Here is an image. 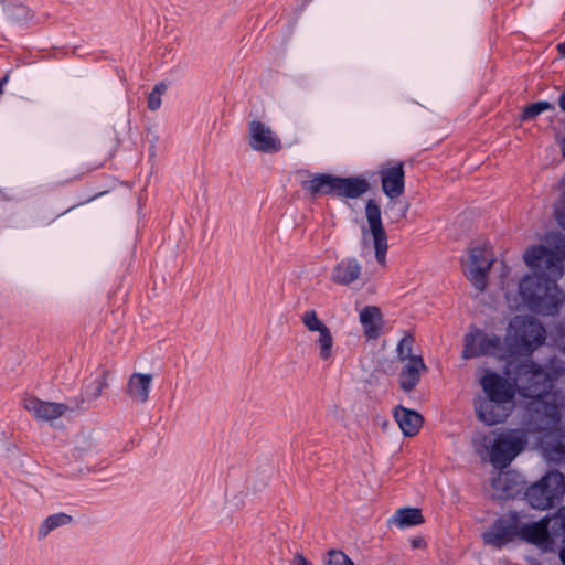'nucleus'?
I'll list each match as a JSON object with an SVG mask.
<instances>
[{
    "label": "nucleus",
    "instance_id": "f257e3e1",
    "mask_svg": "<svg viewBox=\"0 0 565 565\" xmlns=\"http://www.w3.org/2000/svg\"><path fill=\"white\" fill-rule=\"evenodd\" d=\"M524 262L534 275L524 276L519 284V294L530 311L542 316H555L565 296L557 285L564 274L565 237L554 235L550 247L530 246Z\"/></svg>",
    "mask_w": 565,
    "mask_h": 565
},
{
    "label": "nucleus",
    "instance_id": "f03ea898",
    "mask_svg": "<svg viewBox=\"0 0 565 565\" xmlns=\"http://www.w3.org/2000/svg\"><path fill=\"white\" fill-rule=\"evenodd\" d=\"M564 372L565 369L561 364L556 365L554 359L545 366L531 359L509 361L505 365V374L514 383L516 393L537 402L550 394L554 381Z\"/></svg>",
    "mask_w": 565,
    "mask_h": 565
},
{
    "label": "nucleus",
    "instance_id": "7ed1b4c3",
    "mask_svg": "<svg viewBox=\"0 0 565 565\" xmlns=\"http://www.w3.org/2000/svg\"><path fill=\"white\" fill-rule=\"evenodd\" d=\"M545 328L536 318L514 317L504 339L509 359L514 355H531L545 341Z\"/></svg>",
    "mask_w": 565,
    "mask_h": 565
},
{
    "label": "nucleus",
    "instance_id": "20e7f679",
    "mask_svg": "<svg viewBox=\"0 0 565 565\" xmlns=\"http://www.w3.org/2000/svg\"><path fill=\"white\" fill-rule=\"evenodd\" d=\"M302 188L311 195H333L347 199H358L370 191L367 179L356 177H337L326 173L313 174L311 179L302 182Z\"/></svg>",
    "mask_w": 565,
    "mask_h": 565
},
{
    "label": "nucleus",
    "instance_id": "39448f33",
    "mask_svg": "<svg viewBox=\"0 0 565 565\" xmlns=\"http://www.w3.org/2000/svg\"><path fill=\"white\" fill-rule=\"evenodd\" d=\"M529 443L527 431L514 428L495 435L490 444H484L489 451V461L497 469H504L520 455Z\"/></svg>",
    "mask_w": 565,
    "mask_h": 565
},
{
    "label": "nucleus",
    "instance_id": "423d86ee",
    "mask_svg": "<svg viewBox=\"0 0 565 565\" xmlns=\"http://www.w3.org/2000/svg\"><path fill=\"white\" fill-rule=\"evenodd\" d=\"M565 493V476L556 470L548 471L541 480L525 491L529 504L539 510L553 508Z\"/></svg>",
    "mask_w": 565,
    "mask_h": 565
},
{
    "label": "nucleus",
    "instance_id": "0eeeda50",
    "mask_svg": "<svg viewBox=\"0 0 565 565\" xmlns=\"http://www.w3.org/2000/svg\"><path fill=\"white\" fill-rule=\"evenodd\" d=\"M483 355L509 360L505 342L499 335L488 334L475 328L465 335L461 356L463 360H470Z\"/></svg>",
    "mask_w": 565,
    "mask_h": 565
},
{
    "label": "nucleus",
    "instance_id": "6e6552de",
    "mask_svg": "<svg viewBox=\"0 0 565 565\" xmlns=\"http://www.w3.org/2000/svg\"><path fill=\"white\" fill-rule=\"evenodd\" d=\"M479 383L483 394L477 397L492 402L514 404L516 391L514 383L510 379L494 371H487L486 374L481 376Z\"/></svg>",
    "mask_w": 565,
    "mask_h": 565
},
{
    "label": "nucleus",
    "instance_id": "1a4fd4ad",
    "mask_svg": "<svg viewBox=\"0 0 565 565\" xmlns=\"http://www.w3.org/2000/svg\"><path fill=\"white\" fill-rule=\"evenodd\" d=\"M518 539V513L497 519L493 524L482 534L486 545L502 548Z\"/></svg>",
    "mask_w": 565,
    "mask_h": 565
},
{
    "label": "nucleus",
    "instance_id": "9d476101",
    "mask_svg": "<svg viewBox=\"0 0 565 565\" xmlns=\"http://www.w3.org/2000/svg\"><path fill=\"white\" fill-rule=\"evenodd\" d=\"M247 138L250 148L263 153H277L282 149L280 138L265 122L254 119L248 124Z\"/></svg>",
    "mask_w": 565,
    "mask_h": 565
},
{
    "label": "nucleus",
    "instance_id": "9b49d317",
    "mask_svg": "<svg viewBox=\"0 0 565 565\" xmlns=\"http://www.w3.org/2000/svg\"><path fill=\"white\" fill-rule=\"evenodd\" d=\"M493 259L489 257L486 248L475 247L471 248L465 271L468 280L475 288L482 292L488 285V273L491 268Z\"/></svg>",
    "mask_w": 565,
    "mask_h": 565
},
{
    "label": "nucleus",
    "instance_id": "f8f14e48",
    "mask_svg": "<svg viewBox=\"0 0 565 565\" xmlns=\"http://www.w3.org/2000/svg\"><path fill=\"white\" fill-rule=\"evenodd\" d=\"M365 216L374 239L375 258L383 265L385 263L388 247L387 235L382 224L381 207L374 200H369L366 202Z\"/></svg>",
    "mask_w": 565,
    "mask_h": 565
},
{
    "label": "nucleus",
    "instance_id": "ddd939ff",
    "mask_svg": "<svg viewBox=\"0 0 565 565\" xmlns=\"http://www.w3.org/2000/svg\"><path fill=\"white\" fill-rule=\"evenodd\" d=\"M23 406L35 419L42 422H52L78 407V405L73 406L65 403L45 402L34 396L25 397L23 399Z\"/></svg>",
    "mask_w": 565,
    "mask_h": 565
},
{
    "label": "nucleus",
    "instance_id": "4468645a",
    "mask_svg": "<svg viewBox=\"0 0 565 565\" xmlns=\"http://www.w3.org/2000/svg\"><path fill=\"white\" fill-rule=\"evenodd\" d=\"M513 408V403L492 402L479 397L475 399V411L478 419L489 426L502 423Z\"/></svg>",
    "mask_w": 565,
    "mask_h": 565
},
{
    "label": "nucleus",
    "instance_id": "2eb2a0df",
    "mask_svg": "<svg viewBox=\"0 0 565 565\" xmlns=\"http://www.w3.org/2000/svg\"><path fill=\"white\" fill-rule=\"evenodd\" d=\"M382 190L391 200L399 198L405 190L404 163L398 162L394 166H386L379 170Z\"/></svg>",
    "mask_w": 565,
    "mask_h": 565
},
{
    "label": "nucleus",
    "instance_id": "dca6fc26",
    "mask_svg": "<svg viewBox=\"0 0 565 565\" xmlns=\"http://www.w3.org/2000/svg\"><path fill=\"white\" fill-rule=\"evenodd\" d=\"M550 523L548 518L540 521L523 523L518 516V539L537 546L545 545L550 542Z\"/></svg>",
    "mask_w": 565,
    "mask_h": 565
},
{
    "label": "nucleus",
    "instance_id": "f3484780",
    "mask_svg": "<svg viewBox=\"0 0 565 565\" xmlns=\"http://www.w3.org/2000/svg\"><path fill=\"white\" fill-rule=\"evenodd\" d=\"M362 273L360 262L354 257H347L339 262L332 269L330 279L338 285L348 286L356 281Z\"/></svg>",
    "mask_w": 565,
    "mask_h": 565
},
{
    "label": "nucleus",
    "instance_id": "a211bd4d",
    "mask_svg": "<svg viewBox=\"0 0 565 565\" xmlns=\"http://www.w3.org/2000/svg\"><path fill=\"white\" fill-rule=\"evenodd\" d=\"M426 370V365L422 356L411 358L405 362L399 373V387L404 392H411L420 381L422 372Z\"/></svg>",
    "mask_w": 565,
    "mask_h": 565
},
{
    "label": "nucleus",
    "instance_id": "6ab92c4d",
    "mask_svg": "<svg viewBox=\"0 0 565 565\" xmlns=\"http://www.w3.org/2000/svg\"><path fill=\"white\" fill-rule=\"evenodd\" d=\"M360 322L367 339L373 340L381 335L383 317L380 308L375 306L364 307L360 312Z\"/></svg>",
    "mask_w": 565,
    "mask_h": 565
},
{
    "label": "nucleus",
    "instance_id": "aec40b11",
    "mask_svg": "<svg viewBox=\"0 0 565 565\" xmlns=\"http://www.w3.org/2000/svg\"><path fill=\"white\" fill-rule=\"evenodd\" d=\"M394 417L405 436H415L423 425V417L417 412L403 406L396 407Z\"/></svg>",
    "mask_w": 565,
    "mask_h": 565
},
{
    "label": "nucleus",
    "instance_id": "412c9836",
    "mask_svg": "<svg viewBox=\"0 0 565 565\" xmlns=\"http://www.w3.org/2000/svg\"><path fill=\"white\" fill-rule=\"evenodd\" d=\"M152 375L145 373H134L127 385V393L137 402L143 404L149 398Z\"/></svg>",
    "mask_w": 565,
    "mask_h": 565
},
{
    "label": "nucleus",
    "instance_id": "4be33fe9",
    "mask_svg": "<svg viewBox=\"0 0 565 565\" xmlns=\"http://www.w3.org/2000/svg\"><path fill=\"white\" fill-rule=\"evenodd\" d=\"M3 10L7 19L13 24L24 25L33 18L31 10L17 0L3 1Z\"/></svg>",
    "mask_w": 565,
    "mask_h": 565
},
{
    "label": "nucleus",
    "instance_id": "5701e85b",
    "mask_svg": "<svg viewBox=\"0 0 565 565\" xmlns=\"http://www.w3.org/2000/svg\"><path fill=\"white\" fill-rule=\"evenodd\" d=\"M424 522V516L418 508H402L396 511L392 518V523L399 527H409L419 525Z\"/></svg>",
    "mask_w": 565,
    "mask_h": 565
},
{
    "label": "nucleus",
    "instance_id": "b1692460",
    "mask_svg": "<svg viewBox=\"0 0 565 565\" xmlns=\"http://www.w3.org/2000/svg\"><path fill=\"white\" fill-rule=\"evenodd\" d=\"M108 375L109 372L103 370L99 375L87 383L83 391L82 402L96 401L102 395L103 391L108 387Z\"/></svg>",
    "mask_w": 565,
    "mask_h": 565
},
{
    "label": "nucleus",
    "instance_id": "393cba45",
    "mask_svg": "<svg viewBox=\"0 0 565 565\" xmlns=\"http://www.w3.org/2000/svg\"><path fill=\"white\" fill-rule=\"evenodd\" d=\"M72 522V516L64 513L58 512L52 515H49L39 526L38 530V539L42 540L46 537L52 531L67 525Z\"/></svg>",
    "mask_w": 565,
    "mask_h": 565
},
{
    "label": "nucleus",
    "instance_id": "a878e982",
    "mask_svg": "<svg viewBox=\"0 0 565 565\" xmlns=\"http://www.w3.org/2000/svg\"><path fill=\"white\" fill-rule=\"evenodd\" d=\"M317 343L319 347V356L323 361H328L332 356L333 337L328 327L318 332Z\"/></svg>",
    "mask_w": 565,
    "mask_h": 565
},
{
    "label": "nucleus",
    "instance_id": "bb28decb",
    "mask_svg": "<svg viewBox=\"0 0 565 565\" xmlns=\"http://www.w3.org/2000/svg\"><path fill=\"white\" fill-rule=\"evenodd\" d=\"M554 109V105L550 102L541 100L526 106L522 113V119L529 120L537 115L542 114L545 110Z\"/></svg>",
    "mask_w": 565,
    "mask_h": 565
},
{
    "label": "nucleus",
    "instance_id": "cd10ccee",
    "mask_svg": "<svg viewBox=\"0 0 565 565\" xmlns=\"http://www.w3.org/2000/svg\"><path fill=\"white\" fill-rule=\"evenodd\" d=\"M167 85L160 82L154 85L152 90L148 95V108L152 111L158 110L161 107V96L166 93Z\"/></svg>",
    "mask_w": 565,
    "mask_h": 565
},
{
    "label": "nucleus",
    "instance_id": "c85d7f7f",
    "mask_svg": "<svg viewBox=\"0 0 565 565\" xmlns=\"http://www.w3.org/2000/svg\"><path fill=\"white\" fill-rule=\"evenodd\" d=\"M413 342H414V338L409 334L402 338L401 341L398 342L397 348H396V353H397V358L401 361L407 362V361H409L411 358L415 356L414 354H412Z\"/></svg>",
    "mask_w": 565,
    "mask_h": 565
},
{
    "label": "nucleus",
    "instance_id": "c756f323",
    "mask_svg": "<svg viewBox=\"0 0 565 565\" xmlns=\"http://www.w3.org/2000/svg\"><path fill=\"white\" fill-rule=\"evenodd\" d=\"M301 321L305 327L312 332H319L327 326L318 318V315L315 310H307L303 312L301 317Z\"/></svg>",
    "mask_w": 565,
    "mask_h": 565
},
{
    "label": "nucleus",
    "instance_id": "7c9ffc66",
    "mask_svg": "<svg viewBox=\"0 0 565 565\" xmlns=\"http://www.w3.org/2000/svg\"><path fill=\"white\" fill-rule=\"evenodd\" d=\"M326 565H354V563L342 551L330 550L326 556Z\"/></svg>",
    "mask_w": 565,
    "mask_h": 565
},
{
    "label": "nucleus",
    "instance_id": "2f4dec72",
    "mask_svg": "<svg viewBox=\"0 0 565 565\" xmlns=\"http://www.w3.org/2000/svg\"><path fill=\"white\" fill-rule=\"evenodd\" d=\"M516 478L515 475H512L510 472L500 476L498 479L493 481V487L497 489H502L507 497H510L513 494V489L510 488L509 483L510 481L514 480Z\"/></svg>",
    "mask_w": 565,
    "mask_h": 565
},
{
    "label": "nucleus",
    "instance_id": "473e14b6",
    "mask_svg": "<svg viewBox=\"0 0 565 565\" xmlns=\"http://www.w3.org/2000/svg\"><path fill=\"white\" fill-rule=\"evenodd\" d=\"M554 216L557 224L565 230V188L562 191L559 201L555 204Z\"/></svg>",
    "mask_w": 565,
    "mask_h": 565
},
{
    "label": "nucleus",
    "instance_id": "72a5a7b5",
    "mask_svg": "<svg viewBox=\"0 0 565 565\" xmlns=\"http://www.w3.org/2000/svg\"><path fill=\"white\" fill-rule=\"evenodd\" d=\"M94 448V443L90 439L82 436L76 439L75 455L82 458L85 454L92 451Z\"/></svg>",
    "mask_w": 565,
    "mask_h": 565
},
{
    "label": "nucleus",
    "instance_id": "f704fd0d",
    "mask_svg": "<svg viewBox=\"0 0 565 565\" xmlns=\"http://www.w3.org/2000/svg\"><path fill=\"white\" fill-rule=\"evenodd\" d=\"M544 414L554 424L559 422V409L555 404L543 403Z\"/></svg>",
    "mask_w": 565,
    "mask_h": 565
},
{
    "label": "nucleus",
    "instance_id": "c9c22d12",
    "mask_svg": "<svg viewBox=\"0 0 565 565\" xmlns=\"http://www.w3.org/2000/svg\"><path fill=\"white\" fill-rule=\"evenodd\" d=\"M553 450L559 455L561 459H565V434H559L553 444Z\"/></svg>",
    "mask_w": 565,
    "mask_h": 565
},
{
    "label": "nucleus",
    "instance_id": "e433bc0d",
    "mask_svg": "<svg viewBox=\"0 0 565 565\" xmlns=\"http://www.w3.org/2000/svg\"><path fill=\"white\" fill-rule=\"evenodd\" d=\"M555 524H558V526L563 530L565 533V507H562L557 513L555 514L553 519Z\"/></svg>",
    "mask_w": 565,
    "mask_h": 565
},
{
    "label": "nucleus",
    "instance_id": "4c0bfd02",
    "mask_svg": "<svg viewBox=\"0 0 565 565\" xmlns=\"http://www.w3.org/2000/svg\"><path fill=\"white\" fill-rule=\"evenodd\" d=\"M291 565H312L302 554L297 553L291 561Z\"/></svg>",
    "mask_w": 565,
    "mask_h": 565
},
{
    "label": "nucleus",
    "instance_id": "58836bf2",
    "mask_svg": "<svg viewBox=\"0 0 565 565\" xmlns=\"http://www.w3.org/2000/svg\"><path fill=\"white\" fill-rule=\"evenodd\" d=\"M8 82H9V74H6L2 78H0V95L3 93V87Z\"/></svg>",
    "mask_w": 565,
    "mask_h": 565
},
{
    "label": "nucleus",
    "instance_id": "ea45409f",
    "mask_svg": "<svg viewBox=\"0 0 565 565\" xmlns=\"http://www.w3.org/2000/svg\"><path fill=\"white\" fill-rule=\"evenodd\" d=\"M424 544V541L422 539H415L412 541V547L413 548H419Z\"/></svg>",
    "mask_w": 565,
    "mask_h": 565
},
{
    "label": "nucleus",
    "instance_id": "a19ab883",
    "mask_svg": "<svg viewBox=\"0 0 565 565\" xmlns=\"http://www.w3.org/2000/svg\"><path fill=\"white\" fill-rule=\"evenodd\" d=\"M557 51L563 57H565V41L557 45Z\"/></svg>",
    "mask_w": 565,
    "mask_h": 565
},
{
    "label": "nucleus",
    "instance_id": "79ce46f5",
    "mask_svg": "<svg viewBox=\"0 0 565 565\" xmlns=\"http://www.w3.org/2000/svg\"><path fill=\"white\" fill-rule=\"evenodd\" d=\"M561 559H562L563 564L565 565V550H563L561 552Z\"/></svg>",
    "mask_w": 565,
    "mask_h": 565
}]
</instances>
